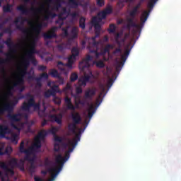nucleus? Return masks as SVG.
Listing matches in <instances>:
<instances>
[{
  "label": "nucleus",
  "mask_w": 181,
  "mask_h": 181,
  "mask_svg": "<svg viewBox=\"0 0 181 181\" xmlns=\"http://www.w3.org/2000/svg\"><path fill=\"white\" fill-rule=\"evenodd\" d=\"M26 97L30 98V105L33 107L34 110H40V105L39 103H36L35 100V98L30 93H26Z\"/></svg>",
  "instance_id": "4be33fe9"
},
{
  "label": "nucleus",
  "mask_w": 181,
  "mask_h": 181,
  "mask_svg": "<svg viewBox=\"0 0 181 181\" xmlns=\"http://www.w3.org/2000/svg\"><path fill=\"white\" fill-rule=\"evenodd\" d=\"M90 62H93V57L91 55H88L85 59L82 60L79 63L80 67H82V70H84V69H88L90 67Z\"/></svg>",
  "instance_id": "aec40b11"
},
{
  "label": "nucleus",
  "mask_w": 181,
  "mask_h": 181,
  "mask_svg": "<svg viewBox=\"0 0 181 181\" xmlns=\"http://www.w3.org/2000/svg\"><path fill=\"white\" fill-rule=\"evenodd\" d=\"M23 64L25 66V69H28V66L30 64V60L28 57H27V59H24Z\"/></svg>",
  "instance_id": "052dcab7"
},
{
  "label": "nucleus",
  "mask_w": 181,
  "mask_h": 181,
  "mask_svg": "<svg viewBox=\"0 0 181 181\" xmlns=\"http://www.w3.org/2000/svg\"><path fill=\"white\" fill-rule=\"evenodd\" d=\"M0 168L5 170L6 173H11V175H15V171L13 168H9L5 162H0Z\"/></svg>",
  "instance_id": "5701e85b"
},
{
  "label": "nucleus",
  "mask_w": 181,
  "mask_h": 181,
  "mask_svg": "<svg viewBox=\"0 0 181 181\" xmlns=\"http://www.w3.org/2000/svg\"><path fill=\"white\" fill-rule=\"evenodd\" d=\"M156 2H158V0H149L147 4V8H148V11L146 10L143 11L140 18L142 26H144V25H145V22L148 21V18H149V15L152 11V9H153V6H155V4H156Z\"/></svg>",
  "instance_id": "39448f33"
},
{
  "label": "nucleus",
  "mask_w": 181,
  "mask_h": 181,
  "mask_svg": "<svg viewBox=\"0 0 181 181\" xmlns=\"http://www.w3.org/2000/svg\"><path fill=\"white\" fill-rule=\"evenodd\" d=\"M79 28H81L83 30L86 29V18L81 17L79 19Z\"/></svg>",
  "instance_id": "ea45409f"
},
{
  "label": "nucleus",
  "mask_w": 181,
  "mask_h": 181,
  "mask_svg": "<svg viewBox=\"0 0 181 181\" xmlns=\"http://www.w3.org/2000/svg\"><path fill=\"white\" fill-rule=\"evenodd\" d=\"M8 118H9L11 121H13V122H19V121H21V114L12 115L8 113Z\"/></svg>",
  "instance_id": "a878e982"
},
{
  "label": "nucleus",
  "mask_w": 181,
  "mask_h": 181,
  "mask_svg": "<svg viewBox=\"0 0 181 181\" xmlns=\"http://www.w3.org/2000/svg\"><path fill=\"white\" fill-rule=\"evenodd\" d=\"M57 49L58 52H60L61 53H64V49H67V43L59 44L57 46Z\"/></svg>",
  "instance_id": "473e14b6"
},
{
  "label": "nucleus",
  "mask_w": 181,
  "mask_h": 181,
  "mask_svg": "<svg viewBox=\"0 0 181 181\" xmlns=\"http://www.w3.org/2000/svg\"><path fill=\"white\" fill-rule=\"evenodd\" d=\"M52 164V161H50V160H49V158H45L44 160V165L45 166H50V165Z\"/></svg>",
  "instance_id": "e2e57ef3"
},
{
  "label": "nucleus",
  "mask_w": 181,
  "mask_h": 181,
  "mask_svg": "<svg viewBox=\"0 0 181 181\" xmlns=\"http://www.w3.org/2000/svg\"><path fill=\"white\" fill-rule=\"evenodd\" d=\"M48 134V132L47 131L43 129V130H41L40 132V133L38 134V136H37V139H45V137Z\"/></svg>",
  "instance_id": "f704fd0d"
},
{
  "label": "nucleus",
  "mask_w": 181,
  "mask_h": 181,
  "mask_svg": "<svg viewBox=\"0 0 181 181\" xmlns=\"http://www.w3.org/2000/svg\"><path fill=\"white\" fill-rule=\"evenodd\" d=\"M11 141L12 142H15V144H18V134H13L11 136Z\"/></svg>",
  "instance_id": "0e129e2a"
},
{
  "label": "nucleus",
  "mask_w": 181,
  "mask_h": 181,
  "mask_svg": "<svg viewBox=\"0 0 181 181\" xmlns=\"http://www.w3.org/2000/svg\"><path fill=\"white\" fill-rule=\"evenodd\" d=\"M21 19H23L22 16H19L16 18L14 20L13 23L16 24V28L18 30H20L21 32H22V33H23V35H25V36H28V35H29V29L18 24L19 23V22H21Z\"/></svg>",
  "instance_id": "f3484780"
},
{
  "label": "nucleus",
  "mask_w": 181,
  "mask_h": 181,
  "mask_svg": "<svg viewBox=\"0 0 181 181\" xmlns=\"http://www.w3.org/2000/svg\"><path fill=\"white\" fill-rule=\"evenodd\" d=\"M53 103H54V104H56L57 105H60L62 104V99L54 95L53 98Z\"/></svg>",
  "instance_id": "8fccbe9b"
},
{
  "label": "nucleus",
  "mask_w": 181,
  "mask_h": 181,
  "mask_svg": "<svg viewBox=\"0 0 181 181\" xmlns=\"http://www.w3.org/2000/svg\"><path fill=\"white\" fill-rule=\"evenodd\" d=\"M46 13L47 14L45 15L43 17V21H49V19H50V18H52V19H53L57 16V14H56L55 13H53L50 11H47Z\"/></svg>",
  "instance_id": "cd10ccee"
},
{
  "label": "nucleus",
  "mask_w": 181,
  "mask_h": 181,
  "mask_svg": "<svg viewBox=\"0 0 181 181\" xmlns=\"http://www.w3.org/2000/svg\"><path fill=\"white\" fill-rule=\"evenodd\" d=\"M122 35V33H117L115 36V42L119 47H121V42H119V38L121 37Z\"/></svg>",
  "instance_id": "c03bdc74"
},
{
  "label": "nucleus",
  "mask_w": 181,
  "mask_h": 181,
  "mask_svg": "<svg viewBox=\"0 0 181 181\" xmlns=\"http://www.w3.org/2000/svg\"><path fill=\"white\" fill-rule=\"evenodd\" d=\"M97 5L100 7L104 6L105 5V0H97Z\"/></svg>",
  "instance_id": "774afa93"
},
{
  "label": "nucleus",
  "mask_w": 181,
  "mask_h": 181,
  "mask_svg": "<svg viewBox=\"0 0 181 181\" xmlns=\"http://www.w3.org/2000/svg\"><path fill=\"white\" fill-rule=\"evenodd\" d=\"M69 15L72 18V21H77V18L80 16V14L76 11L72 12Z\"/></svg>",
  "instance_id": "3c124183"
},
{
  "label": "nucleus",
  "mask_w": 181,
  "mask_h": 181,
  "mask_svg": "<svg viewBox=\"0 0 181 181\" xmlns=\"http://www.w3.org/2000/svg\"><path fill=\"white\" fill-rule=\"evenodd\" d=\"M49 74L52 76V77H54L55 78H57V77L60 76V74H59V71H57L56 69H51Z\"/></svg>",
  "instance_id": "de8ad7c7"
},
{
  "label": "nucleus",
  "mask_w": 181,
  "mask_h": 181,
  "mask_svg": "<svg viewBox=\"0 0 181 181\" xmlns=\"http://www.w3.org/2000/svg\"><path fill=\"white\" fill-rule=\"evenodd\" d=\"M58 131H59V128L54 127H52V129L48 130L47 132H48V134H52V135H54V142H59V144H62L63 143V138L56 135Z\"/></svg>",
  "instance_id": "a211bd4d"
},
{
  "label": "nucleus",
  "mask_w": 181,
  "mask_h": 181,
  "mask_svg": "<svg viewBox=\"0 0 181 181\" xmlns=\"http://www.w3.org/2000/svg\"><path fill=\"white\" fill-rule=\"evenodd\" d=\"M19 151L21 153H25L24 160L25 162H33V159H36V156L30 157V155L33 154L35 151L34 147H29L28 148H25V142L22 141L20 144Z\"/></svg>",
  "instance_id": "7ed1b4c3"
},
{
  "label": "nucleus",
  "mask_w": 181,
  "mask_h": 181,
  "mask_svg": "<svg viewBox=\"0 0 181 181\" xmlns=\"http://www.w3.org/2000/svg\"><path fill=\"white\" fill-rule=\"evenodd\" d=\"M43 78H44V80H47V78H49V75L47 74V73L45 72V73L41 74L40 75V77L35 78V80L42 81V80H43Z\"/></svg>",
  "instance_id": "79ce46f5"
},
{
  "label": "nucleus",
  "mask_w": 181,
  "mask_h": 181,
  "mask_svg": "<svg viewBox=\"0 0 181 181\" xmlns=\"http://www.w3.org/2000/svg\"><path fill=\"white\" fill-rule=\"evenodd\" d=\"M11 6L10 4L4 6H3V12H4V13H8L11 12Z\"/></svg>",
  "instance_id": "5fc2aeb1"
},
{
  "label": "nucleus",
  "mask_w": 181,
  "mask_h": 181,
  "mask_svg": "<svg viewBox=\"0 0 181 181\" xmlns=\"http://www.w3.org/2000/svg\"><path fill=\"white\" fill-rule=\"evenodd\" d=\"M71 39H77L78 37V27H74L71 30Z\"/></svg>",
  "instance_id": "7c9ffc66"
},
{
  "label": "nucleus",
  "mask_w": 181,
  "mask_h": 181,
  "mask_svg": "<svg viewBox=\"0 0 181 181\" xmlns=\"http://www.w3.org/2000/svg\"><path fill=\"white\" fill-rule=\"evenodd\" d=\"M101 22V19L97 18V17H93L92 18V25L95 28V36L93 39H97L99 37L101 34V25L100 23Z\"/></svg>",
  "instance_id": "f8f14e48"
},
{
  "label": "nucleus",
  "mask_w": 181,
  "mask_h": 181,
  "mask_svg": "<svg viewBox=\"0 0 181 181\" xmlns=\"http://www.w3.org/2000/svg\"><path fill=\"white\" fill-rule=\"evenodd\" d=\"M51 95H53V97L54 95L51 90H48L45 93V97H46L47 98H49V97H50Z\"/></svg>",
  "instance_id": "69168bd1"
},
{
  "label": "nucleus",
  "mask_w": 181,
  "mask_h": 181,
  "mask_svg": "<svg viewBox=\"0 0 181 181\" xmlns=\"http://www.w3.org/2000/svg\"><path fill=\"white\" fill-rule=\"evenodd\" d=\"M13 86L11 87L7 93L4 95V97H6V98H8V97H12V95H13V93H12V90H13Z\"/></svg>",
  "instance_id": "864d4df0"
},
{
  "label": "nucleus",
  "mask_w": 181,
  "mask_h": 181,
  "mask_svg": "<svg viewBox=\"0 0 181 181\" xmlns=\"http://www.w3.org/2000/svg\"><path fill=\"white\" fill-rule=\"evenodd\" d=\"M68 6L72 9H77L78 6H81L84 10L88 8V2L81 4L77 0H68Z\"/></svg>",
  "instance_id": "ddd939ff"
},
{
  "label": "nucleus",
  "mask_w": 181,
  "mask_h": 181,
  "mask_svg": "<svg viewBox=\"0 0 181 181\" xmlns=\"http://www.w3.org/2000/svg\"><path fill=\"white\" fill-rule=\"evenodd\" d=\"M78 83H79V86H83L84 87L87 86V82L85 81V80L82 78L78 80Z\"/></svg>",
  "instance_id": "338daca9"
},
{
  "label": "nucleus",
  "mask_w": 181,
  "mask_h": 181,
  "mask_svg": "<svg viewBox=\"0 0 181 181\" xmlns=\"http://www.w3.org/2000/svg\"><path fill=\"white\" fill-rule=\"evenodd\" d=\"M39 53V51L36 49V46H30V50H28L26 53L28 57H34L33 54H37Z\"/></svg>",
  "instance_id": "c85d7f7f"
},
{
  "label": "nucleus",
  "mask_w": 181,
  "mask_h": 181,
  "mask_svg": "<svg viewBox=\"0 0 181 181\" xmlns=\"http://www.w3.org/2000/svg\"><path fill=\"white\" fill-rule=\"evenodd\" d=\"M106 15H110L112 13V6L111 5H107V6L103 10Z\"/></svg>",
  "instance_id": "a18cd8bd"
},
{
  "label": "nucleus",
  "mask_w": 181,
  "mask_h": 181,
  "mask_svg": "<svg viewBox=\"0 0 181 181\" xmlns=\"http://www.w3.org/2000/svg\"><path fill=\"white\" fill-rule=\"evenodd\" d=\"M139 13V10H137L135 8H132V9L129 12V15L130 16V18L127 19V28L128 29H130L131 28H135L136 29H141L142 27L139 24H136L135 22H134V19L136 18V15Z\"/></svg>",
  "instance_id": "20e7f679"
},
{
  "label": "nucleus",
  "mask_w": 181,
  "mask_h": 181,
  "mask_svg": "<svg viewBox=\"0 0 181 181\" xmlns=\"http://www.w3.org/2000/svg\"><path fill=\"white\" fill-rule=\"evenodd\" d=\"M115 24H110L109 26L108 32L109 33H115Z\"/></svg>",
  "instance_id": "4d7b16f0"
},
{
  "label": "nucleus",
  "mask_w": 181,
  "mask_h": 181,
  "mask_svg": "<svg viewBox=\"0 0 181 181\" xmlns=\"http://www.w3.org/2000/svg\"><path fill=\"white\" fill-rule=\"evenodd\" d=\"M106 18H107V15L103 11H102L100 13L98 14L97 19H100V22H101L103 19H105Z\"/></svg>",
  "instance_id": "09e8293b"
},
{
  "label": "nucleus",
  "mask_w": 181,
  "mask_h": 181,
  "mask_svg": "<svg viewBox=\"0 0 181 181\" xmlns=\"http://www.w3.org/2000/svg\"><path fill=\"white\" fill-rule=\"evenodd\" d=\"M63 15H67V8L66 7H63L61 12L58 15V20L56 21L55 23L59 25V28H62L63 25H64V20L66 19L67 17H63Z\"/></svg>",
  "instance_id": "dca6fc26"
},
{
  "label": "nucleus",
  "mask_w": 181,
  "mask_h": 181,
  "mask_svg": "<svg viewBox=\"0 0 181 181\" xmlns=\"http://www.w3.org/2000/svg\"><path fill=\"white\" fill-rule=\"evenodd\" d=\"M42 28H43V24L42 23H37L35 26L32 27L33 32H35V35L33 37L30 46L36 47V43H37V41L39 40V37L40 36V32H42Z\"/></svg>",
  "instance_id": "6e6552de"
},
{
  "label": "nucleus",
  "mask_w": 181,
  "mask_h": 181,
  "mask_svg": "<svg viewBox=\"0 0 181 181\" xmlns=\"http://www.w3.org/2000/svg\"><path fill=\"white\" fill-rule=\"evenodd\" d=\"M78 129V132L77 134H75V137L72 140H69L68 144H65L66 146H69V148L68 151L65 153L64 158L62 154H58L55 158L56 163L58 165L56 168H49L48 169V172L51 174V178L49 181H53L56 179L57 174L60 173L61 170L63 169L64 163L67 162L68 159H70V153L74 151V148L77 146V144H78V141H80L81 138L82 132H84V130L81 128Z\"/></svg>",
  "instance_id": "f257e3e1"
},
{
  "label": "nucleus",
  "mask_w": 181,
  "mask_h": 181,
  "mask_svg": "<svg viewBox=\"0 0 181 181\" xmlns=\"http://www.w3.org/2000/svg\"><path fill=\"white\" fill-rule=\"evenodd\" d=\"M51 118L52 119H54L57 124L62 125V119L63 118V115L62 114L52 115Z\"/></svg>",
  "instance_id": "bb28decb"
},
{
  "label": "nucleus",
  "mask_w": 181,
  "mask_h": 181,
  "mask_svg": "<svg viewBox=\"0 0 181 181\" xmlns=\"http://www.w3.org/2000/svg\"><path fill=\"white\" fill-rule=\"evenodd\" d=\"M80 54V51L78 50V48L77 47H74L71 49V57H74L76 59V56H78Z\"/></svg>",
  "instance_id": "e433bc0d"
},
{
  "label": "nucleus",
  "mask_w": 181,
  "mask_h": 181,
  "mask_svg": "<svg viewBox=\"0 0 181 181\" xmlns=\"http://www.w3.org/2000/svg\"><path fill=\"white\" fill-rule=\"evenodd\" d=\"M93 64H95L98 69H104L105 67V64L103 60L94 61Z\"/></svg>",
  "instance_id": "72a5a7b5"
},
{
  "label": "nucleus",
  "mask_w": 181,
  "mask_h": 181,
  "mask_svg": "<svg viewBox=\"0 0 181 181\" xmlns=\"http://www.w3.org/2000/svg\"><path fill=\"white\" fill-rule=\"evenodd\" d=\"M95 93H97V89L95 88H88L85 90L84 98L85 100H93V97L95 95Z\"/></svg>",
  "instance_id": "6ab92c4d"
},
{
  "label": "nucleus",
  "mask_w": 181,
  "mask_h": 181,
  "mask_svg": "<svg viewBox=\"0 0 181 181\" xmlns=\"http://www.w3.org/2000/svg\"><path fill=\"white\" fill-rule=\"evenodd\" d=\"M95 112V107H94V105H93V104L90 105V106L88 109V118H92L93 115H94Z\"/></svg>",
  "instance_id": "2f4dec72"
},
{
  "label": "nucleus",
  "mask_w": 181,
  "mask_h": 181,
  "mask_svg": "<svg viewBox=\"0 0 181 181\" xmlns=\"http://www.w3.org/2000/svg\"><path fill=\"white\" fill-rule=\"evenodd\" d=\"M31 148H34V151H35V148L36 149H40V148H42V141H40V139H36L35 142L33 144Z\"/></svg>",
  "instance_id": "c9c22d12"
},
{
  "label": "nucleus",
  "mask_w": 181,
  "mask_h": 181,
  "mask_svg": "<svg viewBox=\"0 0 181 181\" xmlns=\"http://www.w3.org/2000/svg\"><path fill=\"white\" fill-rule=\"evenodd\" d=\"M35 160H36V158L33 159V161H28L29 163H30L29 171L31 173H33L35 172V169H36V166L35 165Z\"/></svg>",
  "instance_id": "58836bf2"
},
{
  "label": "nucleus",
  "mask_w": 181,
  "mask_h": 181,
  "mask_svg": "<svg viewBox=\"0 0 181 181\" xmlns=\"http://www.w3.org/2000/svg\"><path fill=\"white\" fill-rule=\"evenodd\" d=\"M5 45L8 47L10 53L15 54L18 52V47H19V44H15L12 40V38L8 37L4 41Z\"/></svg>",
  "instance_id": "4468645a"
},
{
  "label": "nucleus",
  "mask_w": 181,
  "mask_h": 181,
  "mask_svg": "<svg viewBox=\"0 0 181 181\" xmlns=\"http://www.w3.org/2000/svg\"><path fill=\"white\" fill-rule=\"evenodd\" d=\"M8 165L12 169H13V168H19L21 170H25V162L23 160H20V161L18 162V159L11 158L8 162Z\"/></svg>",
  "instance_id": "2eb2a0df"
},
{
  "label": "nucleus",
  "mask_w": 181,
  "mask_h": 181,
  "mask_svg": "<svg viewBox=\"0 0 181 181\" xmlns=\"http://www.w3.org/2000/svg\"><path fill=\"white\" fill-rule=\"evenodd\" d=\"M2 32L3 33H7V35H9L10 36H11L12 33H13V30H12L11 26L5 28Z\"/></svg>",
  "instance_id": "37998d69"
},
{
  "label": "nucleus",
  "mask_w": 181,
  "mask_h": 181,
  "mask_svg": "<svg viewBox=\"0 0 181 181\" xmlns=\"http://www.w3.org/2000/svg\"><path fill=\"white\" fill-rule=\"evenodd\" d=\"M131 3L132 2V0H119V1L117 2V6H119V8H122L123 6H125V3Z\"/></svg>",
  "instance_id": "a19ab883"
},
{
  "label": "nucleus",
  "mask_w": 181,
  "mask_h": 181,
  "mask_svg": "<svg viewBox=\"0 0 181 181\" xmlns=\"http://www.w3.org/2000/svg\"><path fill=\"white\" fill-rule=\"evenodd\" d=\"M25 22H28V25H32V21H29V19L27 18L23 17V18H21L20 20V26H23Z\"/></svg>",
  "instance_id": "49530a36"
},
{
  "label": "nucleus",
  "mask_w": 181,
  "mask_h": 181,
  "mask_svg": "<svg viewBox=\"0 0 181 181\" xmlns=\"http://www.w3.org/2000/svg\"><path fill=\"white\" fill-rule=\"evenodd\" d=\"M64 101L65 104H66L67 110H71L72 111H76V109L78 108V105H86V101L79 100L78 103L76 102V106H74L73 103H71V99L69 97H66Z\"/></svg>",
  "instance_id": "9b49d317"
},
{
  "label": "nucleus",
  "mask_w": 181,
  "mask_h": 181,
  "mask_svg": "<svg viewBox=\"0 0 181 181\" xmlns=\"http://www.w3.org/2000/svg\"><path fill=\"white\" fill-rule=\"evenodd\" d=\"M30 62H31L32 64H33L34 66H36V64H37V61L36 60V57H28Z\"/></svg>",
  "instance_id": "13d9d810"
},
{
  "label": "nucleus",
  "mask_w": 181,
  "mask_h": 181,
  "mask_svg": "<svg viewBox=\"0 0 181 181\" xmlns=\"http://www.w3.org/2000/svg\"><path fill=\"white\" fill-rule=\"evenodd\" d=\"M32 101L30 100V98L28 99V103L24 102L21 107L23 111H27L28 112H29V111H30V108H32V105H30Z\"/></svg>",
  "instance_id": "393cba45"
},
{
  "label": "nucleus",
  "mask_w": 181,
  "mask_h": 181,
  "mask_svg": "<svg viewBox=\"0 0 181 181\" xmlns=\"http://www.w3.org/2000/svg\"><path fill=\"white\" fill-rule=\"evenodd\" d=\"M60 151V144L54 143V151L59 152Z\"/></svg>",
  "instance_id": "680f3d73"
},
{
  "label": "nucleus",
  "mask_w": 181,
  "mask_h": 181,
  "mask_svg": "<svg viewBox=\"0 0 181 181\" xmlns=\"http://www.w3.org/2000/svg\"><path fill=\"white\" fill-rule=\"evenodd\" d=\"M11 132V129L6 125H0V136L3 138L5 137L6 134H9Z\"/></svg>",
  "instance_id": "b1692460"
},
{
  "label": "nucleus",
  "mask_w": 181,
  "mask_h": 181,
  "mask_svg": "<svg viewBox=\"0 0 181 181\" xmlns=\"http://www.w3.org/2000/svg\"><path fill=\"white\" fill-rule=\"evenodd\" d=\"M50 90L52 92L54 95H56V93H59V86L54 85L52 87H51Z\"/></svg>",
  "instance_id": "603ef678"
},
{
  "label": "nucleus",
  "mask_w": 181,
  "mask_h": 181,
  "mask_svg": "<svg viewBox=\"0 0 181 181\" xmlns=\"http://www.w3.org/2000/svg\"><path fill=\"white\" fill-rule=\"evenodd\" d=\"M19 103V99L18 98H14L11 103L4 105L0 107V115H4L5 112H12L13 111L14 107Z\"/></svg>",
  "instance_id": "0eeeda50"
},
{
  "label": "nucleus",
  "mask_w": 181,
  "mask_h": 181,
  "mask_svg": "<svg viewBox=\"0 0 181 181\" xmlns=\"http://www.w3.org/2000/svg\"><path fill=\"white\" fill-rule=\"evenodd\" d=\"M17 11H19L22 15H28V13H32V15L36 16L37 13H40V12H42V8L32 7L29 9L28 7H26L25 5L21 4L17 6Z\"/></svg>",
  "instance_id": "423d86ee"
},
{
  "label": "nucleus",
  "mask_w": 181,
  "mask_h": 181,
  "mask_svg": "<svg viewBox=\"0 0 181 181\" xmlns=\"http://www.w3.org/2000/svg\"><path fill=\"white\" fill-rule=\"evenodd\" d=\"M74 60H76V58L70 56L68 58V62L66 64L67 67H69V69H71V67H73V64L74 63Z\"/></svg>",
  "instance_id": "4c0bfd02"
},
{
  "label": "nucleus",
  "mask_w": 181,
  "mask_h": 181,
  "mask_svg": "<svg viewBox=\"0 0 181 181\" xmlns=\"http://www.w3.org/2000/svg\"><path fill=\"white\" fill-rule=\"evenodd\" d=\"M114 49V45L111 44H107L104 49H102L100 52H98L97 49H90V53H93L94 56L96 57V59H98L100 56H104L105 54H107V53H110V49Z\"/></svg>",
  "instance_id": "1a4fd4ad"
},
{
  "label": "nucleus",
  "mask_w": 181,
  "mask_h": 181,
  "mask_svg": "<svg viewBox=\"0 0 181 181\" xmlns=\"http://www.w3.org/2000/svg\"><path fill=\"white\" fill-rule=\"evenodd\" d=\"M18 74L19 76L17 77V80L14 83H13V87L25 84V76L28 74V69L26 68H24L23 69H19Z\"/></svg>",
  "instance_id": "9d476101"
},
{
  "label": "nucleus",
  "mask_w": 181,
  "mask_h": 181,
  "mask_svg": "<svg viewBox=\"0 0 181 181\" xmlns=\"http://www.w3.org/2000/svg\"><path fill=\"white\" fill-rule=\"evenodd\" d=\"M92 39L93 40L92 43V46L93 47H94V49H92L91 47H89V52H90V49H91V50H97V52H98V45H103V41L101 40L100 41H95V39H94V37Z\"/></svg>",
  "instance_id": "c756f323"
},
{
  "label": "nucleus",
  "mask_w": 181,
  "mask_h": 181,
  "mask_svg": "<svg viewBox=\"0 0 181 181\" xmlns=\"http://www.w3.org/2000/svg\"><path fill=\"white\" fill-rule=\"evenodd\" d=\"M129 45H131V43L127 46L124 54H123V56H126V57H128V56H129V53H131V49H129Z\"/></svg>",
  "instance_id": "bf43d9fd"
},
{
  "label": "nucleus",
  "mask_w": 181,
  "mask_h": 181,
  "mask_svg": "<svg viewBox=\"0 0 181 181\" xmlns=\"http://www.w3.org/2000/svg\"><path fill=\"white\" fill-rule=\"evenodd\" d=\"M72 123L68 124V130L72 132L74 135H77V125L81 124V115L77 112H72L71 114Z\"/></svg>",
  "instance_id": "f03ea898"
},
{
  "label": "nucleus",
  "mask_w": 181,
  "mask_h": 181,
  "mask_svg": "<svg viewBox=\"0 0 181 181\" xmlns=\"http://www.w3.org/2000/svg\"><path fill=\"white\" fill-rule=\"evenodd\" d=\"M56 29H57V27H54L51 29V31L48 33H45L43 34L44 39H53V37H56Z\"/></svg>",
  "instance_id": "412c9836"
},
{
  "label": "nucleus",
  "mask_w": 181,
  "mask_h": 181,
  "mask_svg": "<svg viewBox=\"0 0 181 181\" xmlns=\"http://www.w3.org/2000/svg\"><path fill=\"white\" fill-rule=\"evenodd\" d=\"M77 78H78V75H77V74L73 73L71 74L70 80H71V83H74V81H76V80H77Z\"/></svg>",
  "instance_id": "6e6d98bb"
}]
</instances>
